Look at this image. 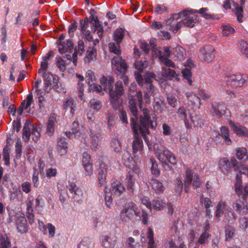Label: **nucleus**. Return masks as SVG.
<instances>
[{"mask_svg":"<svg viewBox=\"0 0 248 248\" xmlns=\"http://www.w3.org/2000/svg\"><path fill=\"white\" fill-rule=\"evenodd\" d=\"M138 101L140 108H141L142 103V95L141 92L137 93L135 96H131L129 100V108L132 115L134 116L131 118V124L135 134V139L132 143V154L134 158L138 159L141 156L143 153V143L141 139L138 136L141 134L144 139L146 135L149 133V127L155 129L157 124L154 117L152 119L149 111L146 108L142 110V115L140 118V124L138 121L137 103Z\"/></svg>","mask_w":248,"mask_h":248,"instance_id":"f257e3e1","label":"nucleus"},{"mask_svg":"<svg viewBox=\"0 0 248 248\" xmlns=\"http://www.w3.org/2000/svg\"><path fill=\"white\" fill-rule=\"evenodd\" d=\"M243 170H244V173L248 176V168H246ZM241 175L240 172H239L236 175L234 191L236 194L239 196L243 195V197L234 202L232 203V207L238 214L246 215L248 212V205L246 199V197L248 196V183L243 188L242 187V182L240 178Z\"/></svg>","mask_w":248,"mask_h":248,"instance_id":"f03ea898","label":"nucleus"},{"mask_svg":"<svg viewBox=\"0 0 248 248\" xmlns=\"http://www.w3.org/2000/svg\"><path fill=\"white\" fill-rule=\"evenodd\" d=\"M153 148L156 156L163 167L165 168L167 166L169 163L172 165L177 164V160L174 155L166 147L158 143H155Z\"/></svg>","mask_w":248,"mask_h":248,"instance_id":"7ed1b4c3","label":"nucleus"},{"mask_svg":"<svg viewBox=\"0 0 248 248\" xmlns=\"http://www.w3.org/2000/svg\"><path fill=\"white\" fill-rule=\"evenodd\" d=\"M135 215L140 217V212L138 206L133 202L126 203L120 213V219L124 222H128Z\"/></svg>","mask_w":248,"mask_h":248,"instance_id":"20e7f679","label":"nucleus"},{"mask_svg":"<svg viewBox=\"0 0 248 248\" xmlns=\"http://www.w3.org/2000/svg\"><path fill=\"white\" fill-rule=\"evenodd\" d=\"M219 170L224 174L227 175L231 171L233 167L235 170H239L240 165L234 157L231 158L229 160L227 157L220 158L218 162Z\"/></svg>","mask_w":248,"mask_h":248,"instance_id":"39448f33","label":"nucleus"},{"mask_svg":"<svg viewBox=\"0 0 248 248\" xmlns=\"http://www.w3.org/2000/svg\"><path fill=\"white\" fill-rule=\"evenodd\" d=\"M186 97L192 104H201L202 100H207L211 97V93L205 90L198 88L196 92L188 91L185 93Z\"/></svg>","mask_w":248,"mask_h":248,"instance_id":"423d86ee","label":"nucleus"},{"mask_svg":"<svg viewBox=\"0 0 248 248\" xmlns=\"http://www.w3.org/2000/svg\"><path fill=\"white\" fill-rule=\"evenodd\" d=\"M176 18H179L185 17L183 21L184 25L192 28L199 21V16L195 15L192 10H185L176 15Z\"/></svg>","mask_w":248,"mask_h":248,"instance_id":"0eeeda50","label":"nucleus"},{"mask_svg":"<svg viewBox=\"0 0 248 248\" xmlns=\"http://www.w3.org/2000/svg\"><path fill=\"white\" fill-rule=\"evenodd\" d=\"M135 76L137 82L139 84L143 86L144 84L147 86L146 88L149 93H152L154 91V87L152 84V82L155 78V75L153 73L147 72L143 78L140 73L138 72L135 73Z\"/></svg>","mask_w":248,"mask_h":248,"instance_id":"6e6552de","label":"nucleus"},{"mask_svg":"<svg viewBox=\"0 0 248 248\" xmlns=\"http://www.w3.org/2000/svg\"><path fill=\"white\" fill-rule=\"evenodd\" d=\"M115 92H116L115 93H110L109 99L113 109L117 110L121 107L122 100L119 96L124 93V88L121 81H118L116 83Z\"/></svg>","mask_w":248,"mask_h":248,"instance_id":"1a4fd4ad","label":"nucleus"},{"mask_svg":"<svg viewBox=\"0 0 248 248\" xmlns=\"http://www.w3.org/2000/svg\"><path fill=\"white\" fill-rule=\"evenodd\" d=\"M193 171L187 169L186 171V175L185 177V190L186 192L188 193L189 188L193 181V187L194 189L199 187L201 184V181L199 176L196 174L193 175Z\"/></svg>","mask_w":248,"mask_h":248,"instance_id":"9d476101","label":"nucleus"},{"mask_svg":"<svg viewBox=\"0 0 248 248\" xmlns=\"http://www.w3.org/2000/svg\"><path fill=\"white\" fill-rule=\"evenodd\" d=\"M139 169L134 165L132 168H129L127 170V174L125 178V184L128 190L133 191L135 182L139 174Z\"/></svg>","mask_w":248,"mask_h":248,"instance_id":"9b49d317","label":"nucleus"},{"mask_svg":"<svg viewBox=\"0 0 248 248\" xmlns=\"http://www.w3.org/2000/svg\"><path fill=\"white\" fill-rule=\"evenodd\" d=\"M248 77L245 74L236 73L228 77L227 83L232 87H241L246 84Z\"/></svg>","mask_w":248,"mask_h":248,"instance_id":"f8f14e48","label":"nucleus"},{"mask_svg":"<svg viewBox=\"0 0 248 248\" xmlns=\"http://www.w3.org/2000/svg\"><path fill=\"white\" fill-rule=\"evenodd\" d=\"M80 141L90 146L93 150L96 151L100 141V135L90 131L88 134L86 133L85 136L82 137V140Z\"/></svg>","mask_w":248,"mask_h":248,"instance_id":"ddd939ff","label":"nucleus"},{"mask_svg":"<svg viewBox=\"0 0 248 248\" xmlns=\"http://www.w3.org/2000/svg\"><path fill=\"white\" fill-rule=\"evenodd\" d=\"M224 214L225 217L226 219H229L230 215L233 216V213L231 209L228 206L226 202L223 201H220L217 203L215 212V217L217 218L219 217L221 215Z\"/></svg>","mask_w":248,"mask_h":248,"instance_id":"4468645a","label":"nucleus"},{"mask_svg":"<svg viewBox=\"0 0 248 248\" xmlns=\"http://www.w3.org/2000/svg\"><path fill=\"white\" fill-rule=\"evenodd\" d=\"M175 78L179 80L178 74L176 72L169 68L163 67L160 74H158L157 80L161 83H163L168 80H172Z\"/></svg>","mask_w":248,"mask_h":248,"instance_id":"2eb2a0df","label":"nucleus"},{"mask_svg":"<svg viewBox=\"0 0 248 248\" xmlns=\"http://www.w3.org/2000/svg\"><path fill=\"white\" fill-rule=\"evenodd\" d=\"M14 220L18 232L24 233L27 232V221L23 214L20 212L16 213L14 216Z\"/></svg>","mask_w":248,"mask_h":248,"instance_id":"dca6fc26","label":"nucleus"},{"mask_svg":"<svg viewBox=\"0 0 248 248\" xmlns=\"http://www.w3.org/2000/svg\"><path fill=\"white\" fill-rule=\"evenodd\" d=\"M112 69L116 71L117 75L121 73H125L127 66L124 60L120 56L113 58L111 61Z\"/></svg>","mask_w":248,"mask_h":248,"instance_id":"f3484780","label":"nucleus"},{"mask_svg":"<svg viewBox=\"0 0 248 248\" xmlns=\"http://www.w3.org/2000/svg\"><path fill=\"white\" fill-rule=\"evenodd\" d=\"M114 78L110 76H102L100 79V82L101 84L102 89L106 93H108L109 95L111 93H115V88L113 90Z\"/></svg>","mask_w":248,"mask_h":248,"instance_id":"a211bd4d","label":"nucleus"},{"mask_svg":"<svg viewBox=\"0 0 248 248\" xmlns=\"http://www.w3.org/2000/svg\"><path fill=\"white\" fill-rule=\"evenodd\" d=\"M39 229L45 235H48L49 238H53L54 237L56 233V227L51 223H48L45 224L42 221H39L38 223Z\"/></svg>","mask_w":248,"mask_h":248,"instance_id":"6ab92c4d","label":"nucleus"},{"mask_svg":"<svg viewBox=\"0 0 248 248\" xmlns=\"http://www.w3.org/2000/svg\"><path fill=\"white\" fill-rule=\"evenodd\" d=\"M69 191L72 194L73 198L77 202H80L83 200V193L81 188L74 183H70L67 186Z\"/></svg>","mask_w":248,"mask_h":248,"instance_id":"aec40b11","label":"nucleus"},{"mask_svg":"<svg viewBox=\"0 0 248 248\" xmlns=\"http://www.w3.org/2000/svg\"><path fill=\"white\" fill-rule=\"evenodd\" d=\"M228 124L231 129L239 137H248V129L245 126L230 120Z\"/></svg>","mask_w":248,"mask_h":248,"instance_id":"412c9836","label":"nucleus"},{"mask_svg":"<svg viewBox=\"0 0 248 248\" xmlns=\"http://www.w3.org/2000/svg\"><path fill=\"white\" fill-rule=\"evenodd\" d=\"M81 162L87 175H91L93 173V163L91 160V156L88 153H83Z\"/></svg>","mask_w":248,"mask_h":248,"instance_id":"4be33fe9","label":"nucleus"},{"mask_svg":"<svg viewBox=\"0 0 248 248\" xmlns=\"http://www.w3.org/2000/svg\"><path fill=\"white\" fill-rule=\"evenodd\" d=\"M214 48L212 46H206L201 50V57L203 61L210 62L215 57Z\"/></svg>","mask_w":248,"mask_h":248,"instance_id":"5701e85b","label":"nucleus"},{"mask_svg":"<svg viewBox=\"0 0 248 248\" xmlns=\"http://www.w3.org/2000/svg\"><path fill=\"white\" fill-rule=\"evenodd\" d=\"M91 29L92 31L94 33H96L98 37L100 39L102 38L104 32L103 28L100 24L97 17L93 15L91 16Z\"/></svg>","mask_w":248,"mask_h":248,"instance_id":"b1692460","label":"nucleus"},{"mask_svg":"<svg viewBox=\"0 0 248 248\" xmlns=\"http://www.w3.org/2000/svg\"><path fill=\"white\" fill-rule=\"evenodd\" d=\"M107 165L102 163L99 165L98 176V186H103L106 182V175L107 173Z\"/></svg>","mask_w":248,"mask_h":248,"instance_id":"393cba45","label":"nucleus"},{"mask_svg":"<svg viewBox=\"0 0 248 248\" xmlns=\"http://www.w3.org/2000/svg\"><path fill=\"white\" fill-rule=\"evenodd\" d=\"M40 172L42 176L46 177L47 179L55 177L58 174V170L56 168L49 167L44 170V166L42 167V162H39Z\"/></svg>","mask_w":248,"mask_h":248,"instance_id":"a878e982","label":"nucleus"},{"mask_svg":"<svg viewBox=\"0 0 248 248\" xmlns=\"http://www.w3.org/2000/svg\"><path fill=\"white\" fill-rule=\"evenodd\" d=\"M77 106V101L72 97H67L63 102L62 108L65 111L69 110L72 115H73Z\"/></svg>","mask_w":248,"mask_h":248,"instance_id":"bb28decb","label":"nucleus"},{"mask_svg":"<svg viewBox=\"0 0 248 248\" xmlns=\"http://www.w3.org/2000/svg\"><path fill=\"white\" fill-rule=\"evenodd\" d=\"M72 130L75 138L80 140H82V136H85L86 133L88 134V132L85 131L81 126H80L78 122L76 121L73 123Z\"/></svg>","mask_w":248,"mask_h":248,"instance_id":"cd10ccee","label":"nucleus"},{"mask_svg":"<svg viewBox=\"0 0 248 248\" xmlns=\"http://www.w3.org/2000/svg\"><path fill=\"white\" fill-rule=\"evenodd\" d=\"M88 19L85 18L84 20V23L82 24L81 27V30L82 33L84 35L85 38L90 42H93V45H95L96 43H99V39L96 38L94 41L93 38L91 35V31L89 30H86L88 27Z\"/></svg>","mask_w":248,"mask_h":248,"instance_id":"c85d7f7f","label":"nucleus"},{"mask_svg":"<svg viewBox=\"0 0 248 248\" xmlns=\"http://www.w3.org/2000/svg\"><path fill=\"white\" fill-rule=\"evenodd\" d=\"M97 57L96 48L93 46H89L86 52V55L84 59V62L86 63H90L96 60Z\"/></svg>","mask_w":248,"mask_h":248,"instance_id":"c756f323","label":"nucleus"},{"mask_svg":"<svg viewBox=\"0 0 248 248\" xmlns=\"http://www.w3.org/2000/svg\"><path fill=\"white\" fill-rule=\"evenodd\" d=\"M191 112L189 109H186L185 107H182L179 108L177 111V114L179 118L184 120L186 127L190 128L191 124L189 123V113Z\"/></svg>","mask_w":248,"mask_h":248,"instance_id":"7c9ffc66","label":"nucleus"},{"mask_svg":"<svg viewBox=\"0 0 248 248\" xmlns=\"http://www.w3.org/2000/svg\"><path fill=\"white\" fill-rule=\"evenodd\" d=\"M101 245L105 248H114L116 240H113L110 235H102L100 238Z\"/></svg>","mask_w":248,"mask_h":248,"instance_id":"2f4dec72","label":"nucleus"},{"mask_svg":"<svg viewBox=\"0 0 248 248\" xmlns=\"http://www.w3.org/2000/svg\"><path fill=\"white\" fill-rule=\"evenodd\" d=\"M58 47L60 53H64L73 49V44L70 40H67L66 42L60 43L58 45Z\"/></svg>","mask_w":248,"mask_h":248,"instance_id":"473e14b6","label":"nucleus"},{"mask_svg":"<svg viewBox=\"0 0 248 248\" xmlns=\"http://www.w3.org/2000/svg\"><path fill=\"white\" fill-rule=\"evenodd\" d=\"M64 138H60L57 142V148L61 155H65L67 152L68 145Z\"/></svg>","mask_w":248,"mask_h":248,"instance_id":"72a5a7b5","label":"nucleus"},{"mask_svg":"<svg viewBox=\"0 0 248 248\" xmlns=\"http://www.w3.org/2000/svg\"><path fill=\"white\" fill-rule=\"evenodd\" d=\"M154 51H155L156 57H158L161 63L168 67L172 68L175 67V64L170 60L163 56L161 51L157 49L155 50H154Z\"/></svg>","mask_w":248,"mask_h":248,"instance_id":"f704fd0d","label":"nucleus"},{"mask_svg":"<svg viewBox=\"0 0 248 248\" xmlns=\"http://www.w3.org/2000/svg\"><path fill=\"white\" fill-rule=\"evenodd\" d=\"M51 56V52H48L45 57L43 58V61L41 62L40 68L38 70L39 74H43L46 72L48 68V62Z\"/></svg>","mask_w":248,"mask_h":248,"instance_id":"c9c22d12","label":"nucleus"},{"mask_svg":"<svg viewBox=\"0 0 248 248\" xmlns=\"http://www.w3.org/2000/svg\"><path fill=\"white\" fill-rule=\"evenodd\" d=\"M56 121V117L52 116L49 118V119L46 123V133L49 136L52 135L55 131Z\"/></svg>","mask_w":248,"mask_h":248,"instance_id":"e433bc0d","label":"nucleus"},{"mask_svg":"<svg viewBox=\"0 0 248 248\" xmlns=\"http://www.w3.org/2000/svg\"><path fill=\"white\" fill-rule=\"evenodd\" d=\"M125 188L121 183L114 182L112 184V191L115 196H121L125 191Z\"/></svg>","mask_w":248,"mask_h":248,"instance_id":"4c0bfd02","label":"nucleus"},{"mask_svg":"<svg viewBox=\"0 0 248 248\" xmlns=\"http://www.w3.org/2000/svg\"><path fill=\"white\" fill-rule=\"evenodd\" d=\"M220 135L224 139L225 143L227 145L232 144V140L230 138L229 130L227 127L221 126L220 127Z\"/></svg>","mask_w":248,"mask_h":248,"instance_id":"58836bf2","label":"nucleus"},{"mask_svg":"<svg viewBox=\"0 0 248 248\" xmlns=\"http://www.w3.org/2000/svg\"><path fill=\"white\" fill-rule=\"evenodd\" d=\"M150 183L152 188L156 193H160L164 191V187L162 184L158 180L156 179H152Z\"/></svg>","mask_w":248,"mask_h":248,"instance_id":"ea45409f","label":"nucleus"},{"mask_svg":"<svg viewBox=\"0 0 248 248\" xmlns=\"http://www.w3.org/2000/svg\"><path fill=\"white\" fill-rule=\"evenodd\" d=\"M111 196L112 193L110 189L106 187L105 190V201L106 205L109 208H111L113 205V200Z\"/></svg>","mask_w":248,"mask_h":248,"instance_id":"a19ab883","label":"nucleus"},{"mask_svg":"<svg viewBox=\"0 0 248 248\" xmlns=\"http://www.w3.org/2000/svg\"><path fill=\"white\" fill-rule=\"evenodd\" d=\"M152 206L156 211H160L164 208L166 206V202L160 198H156L153 201Z\"/></svg>","mask_w":248,"mask_h":248,"instance_id":"79ce46f5","label":"nucleus"},{"mask_svg":"<svg viewBox=\"0 0 248 248\" xmlns=\"http://www.w3.org/2000/svg\"><path fill=\"white\" fill-rule=\"evenodd\" d=\"M11 248V242L7 234H0V248Z\"/></svg>","mask_w":248,"mask_h":248,"instance_id":"37998d69","label":"nucleus"},{"mask_svg":"<svg viewBox=\"0 0 248 248\" xmlns=\"http://www.w3.org/2000/svg\"><path fill=\"white\" fill-rule=\"evenodd\" d=\"M147 237L148 240V248H156V245L154 239V232L153 230L150 227L148 229Z\"/></svg>","mask_w":248,"mask_h":248,"instance_id":"c03bdc74","label":"nucleus"},{"mask_svg":"<svg viewBox=\"0 0 248 248\" xmlns=\"http://www.w3.org/2000/svg\"><path fill=\"white\" fill-rule=\"evenodd\" d=\"M179 241H180L179 246H177L176 242L172 240L167 241L165 243V246L168 247V248H185V245L183 239L181 237H179Z\"/></svg>","mask_w":248,"mask_h":248,"instance_id":"a18cd8bd","label":"nucleus"},{"mask_svg":"<svg viewBox=\"0 0 248 248\" xmlns=\"http://www.w3.org/2000/svg\"><path fill=\"white\" fill-rule=\"evenodd\" d=\"M76 76L77 78H78L79 79V80L78 83V96L79 98L81 100H83V91H84L83 88V84L82 83H80V82L83 81L84 80V78L83 76H82L79 74H76Z\"/></svg>","mask_w":248,"mask_h":248,"instance_id":"49530a36","label":"nucleus"},{"mask_svg":"<svg viewBox=\"0 0 248 248\" xmlns=\"http://www.w3.org/2000/svg\"><path fill=\"white\" fill-rule=\"evenodd\" d=\"M86 82L89 85L93 83H94L96 81V78L94 75V73L91 70H88L85 75Z\"/></svg>","mask_w":248,"mask_h":248,"instance_id":"de8ad7c7","label":"nucleus"},{"mask_svg":"<svg viewBox=\"0 0 248 248\" xmlns=\"http://www.w3.org/2000/svg\"><path fill=\"white\" fill-rule=\"evenodd\" d=\"M189 113V118L194 126L195 127H201L203 124L202 120L197 115H193L192 113Z\"/></svg>","mask_w":248,"mask_h":248,"instance_id":"09e8293b","label":"nucleus"},{"mask_svg":"<svg viewBox=\"0 0 248 248\" xmlns=\"http://www.w3.org/2000/svg\"><path fill=\"white\" fill-rule=\"evenodd\" d=\"M30 126L32 127L31 137L32 140L37 141L40 136L41 129L40 127L36 126L30 125Z\"/></svg>","mask_w":248,"mask_h":248,"instance_id":"8fccbe9b","label":"nucleus"},{"mask_svg":"<svg viewBox=\"0 0 248 248\" xmlns=\"http://www.w3.org/2000/svg\"><path fill=\"white\" fill-rule=\"evenodd\" d=\"M222 33L223 36H228L235 31L234 29L231 25H223L221 26Z\"/></svg>","mask_w":248,"mask_h":248,"instance_id":"3c124183","label":"nucleus"},{"mask_svg":"<svg viewBox=\"0 0 248 248\" xmlns=\"http://www.w3.org/2000/svg\"><path fill=\"white\" fill-rule=\"evenodd\" d=\"M43 77L45 82V91L48 92V88L51 85L52 75L49 73L45 72L44 75L40 74Z\"/></svg>","mask_w":248,"mask_h":248,"instance_id":"603ef678","label":"nucleus"},{"mask_svg":"<svg viewBox=\"0 0 248 248\" xmlns=\"http://www.w3.org/2000/svg\"><path fill=\"white\" fill-rule=\"evenodd\" d=\"M124 31L122 28L117 29L114 32L113 37L114 40L117 43H120L124 37Z\"/></svg>","mask_w":248,"mask_h":248,"instance_id":"864d4df0","label":"nucleus"},{"mask_svg":"<svg viewBox=\"0 0 248 248\" xmlns=\"http://www.w3.org/2000/svg\"><path fill=\"white\" fill-rule=\"evenodd\" d=\"M184 54V49L181 46H178L175 47V50L173 53L176 60L181 61L183 59Z\"/></svg>","mask_w":248,"mask_h":248,"instance_id":"5fc2aeb1","label":"nucleus"},{"mask_svg":"<svg viewBox=\"0 0 248 248\" xmlns=\"http://www.w3.org/2000/svg\"><path fill=\"white\" fill-rule=\"evenodd\" d=\"M23 131L22 138L25 142H27L29 140L30 137L31 136V132L30 125L25 124Z\"/></svg>","mask_w":248,"mask_h":248,"instance_id":"6e6d98bb","label":"nucleus"},{"mask_svg":"<svg viewBox=\"0 0 248 248\" xmlns=\"http://www.w3.org/2000/svg\"><path fill=\"white\" fill-rule=\"evenodd\" d=\"M110 147L115 152H119L121 149V144L120 140L116 138L113 139L111 142Z\"/></svg>","mask_w":248,"mask_h":248,"instance_id":"4d7b16f0","label":"nucleus"},{"mask_svg":"<svg viewBox=\"0 0 248 248\" xmlns=\"http://www.w3.org/2000/svg\"><path fill=\"white\" fill-rule=\"evenodd\" d=\"M78 248H94V246L90 240L83 239L79 243Z\"/></svg>","mask_w":248,"mask_h":248,"instance_id":"13d9d810","label":"nucleus"},{"mask_svg":"<svg viewBox=\"0 0 248 248\" xmlns=\"http://www.w3.org/2000/svg\"><path fill=\"white\" fill-rule=\"evenodd\" d=\"M238 47L240 52L248 58V44L246 42L241 41Z\"/></svg>","mask_w":248,"mask_h":248,"instance_id":"bf43d9fd","label":"nucleus"},{"mask_svg":"<svg viewBox=\"0 0 248 248\" xmlns=\"http://www.w3.org/2000/svg\"><path fill=\"white\" fill-rule=\"evenodd\" d=\"M247 150L244 147H239L236 149V155L238 159H242L247 154Z\"/></svg>","mask_w":248,"mask_h":248,"instance_id":"052dcab7","label":"nucleus"},{"mask_svg":"<svg viewBox=\"0 0 248 248\" xmlns=\"http://www.w3.org/2000/svg\"><path fill=\"white\" fill-rule=\"evenodd\" d=\"M120 43H117L116 45L114 43H110L108 45L109 48L110 52L115 54L119 55L121 54V50L120 49L119 45Z\"/></svg>","mask_w":248,"mask_h":248,"instance_id":"680f3d73","label":"nucleus"},{"mask_svg":"<svg viewBox=\"0 0 248 248\" xmlns=\"http://www.w3.org/2000/svg\"><path fill=\"white\" fill-rule=\"evenodd\" d=\"M33 102V95L32 93H29L26 99L24 100L21 103V107H24L25 109H27L31 106L32 102Z\"/></svg>","mask_w":248,"mask_h":248,"instance_id":"e2e57ef3","label":"nucleus"},{"mask_svg":"<svg viewBox=\"0 0 248 248\" xmlns=\"http://www.w3.org/2000/svg\"><path fill=\"white\" fill-rule=\"evenodd\" d=\"M183 76L185 79H186L189 85H192V81L191 80V72L188 68H185L182 72Z\"/></svg>","mask_w":248,"mask_h":248,"instance_id":"0e129e2a","label":"nucleus"},{"mask_svg":"<svg viewBox=\"0 0 248 248\" xmlns=\"http://www.w3.org/2000/svg\"><path fill=\"white\" fill-rule=\"evenodd\" d=\"M89 90L90 91L94 92L96 93H100L101 94H103V93L102 91V87L101 85L98 84H96V82L94 83H93L90 85H89Z\"/></svg>","mask_w":248,"mask_h":248,"instance_id":"69168bd1","label":"nucleus"},{"mask_svg":"<svg viewBox=\"0 0 248 248\" xmlns=\"http://www.w3.org/2000/svg\"><path fill=\"white\" fill-rule=\"evenodd\" d=\"M27 209L26 213L28 215L30 218L33 217V209L32 207V202L31 200H28L26 202Z\"/></svg>","mask_w":248,"mask_h":248,"instance_id":"338daca9","label":"nucleus"},{"mask_svg":"<svg viewBox=\"0 0 248 248\" xmlns=\"http://www.w3.org/2000/svg\"><path fill=\"white\" fill-rule=\"evenodd\" d=\"M234 229L231 226H228L225 231V239L226 240H230L233 236Z\"/></svg>","mask_w":248,"mask_h":248,"instance_id":"774afa93","label":"nucleus"}]
</instances>
